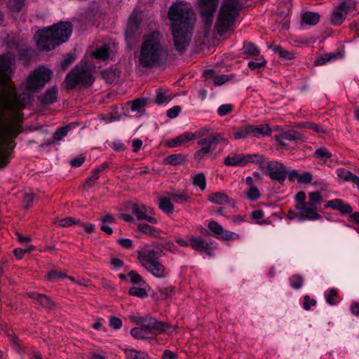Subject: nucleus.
<instances>
[{
  "label": "nucleus",
  "instance_id": "f257e3e1",
  "mask_svg": "<svg viewBox=\"0 0 359 359\" xmlns=\"http://www.w3.org/2000/svg\"><path fill=\"white\" fill-rule=\"evenodd\" d=\"M168 17L175 50L184 53L191 40L195 22L194 14L188 5L176 2L169 8Z\"/></svg>",
  "mask_w": 359,
  "mask_h": 359
},
{
  "label": "nucleus",
  "instance_id": "f03ea898",
  "mask_svg": "<svg viewBox=\"0 0 359 359\" xmlns=\"http://www.w3.org/2000/svg\"><path fill=\"white\" fill-rule=\"evenodd\" d=\"M168 57V51L161 43L160 32L155 31L144 36L138 58L139 65L150 69L158 67Z\"/></svg>",
  "mask_w": 359,
  "mask_h": 359
},
{
  "label": "nucleus",
  "instance_id": "7ed1b4c3",
  "mask_svg": "<svg viewBox=\"0 0 359 359\" xmlns=\"http://www.w3.org/2000/svg\"><path fill=\"white\" fill-rule=\"evenodd\" d=\"M72 24L68 21H60L49 27L39 30L35 34L36 45L39 50H51L66 42L72 33Z\"/></svg>",
  "mask_w": 359,
  "mask_h": 359
},
{
  "label": "nucleus",
  "instance_id": "20e7f679",
  "mask_svg": "<svg viewBox=\"0 0 359 359\" xmlns=\"http://www.w3.org/2000/svg\"><path fill=\"white\" fill-rule=\"evenodd\" d=\"M255 163L258 165L262 174L270 180H313L310 172H299L297 170L291 169L284 163L271 160L257 154Z\"/></svg>",
  "mask_w": 359,
  "mask_h": 359
},
{
  "label": "nucleus",
  "instance_id": "39448f33",
  "mask_svg": "<svg viewBox=\"0 0 359 359\" xmlns=\"http://www.w3.org/2000/svg\"><path fill=\"white\" fill-rule=\"evenodd\" d=\"M163 248L159 244L147 245L137 250V259L140 265L155 278H162L167 272L164 265L158 260Z\"/></svg>",
  "mask_w": 359,
  "mask_h": 359
},
{
  "label": "nucleus",
  "instance_id": "423d86ee",
  "mask_svg": "<svg viewBox=\"0 0 359 359\" xmlns=\"http://www.w3.org/2000/svg\"><path fill=\"white\" fill-rule=\"evenodd\" d=\"M138 323L141 325L140 327H134L130 330L132 337L137 339L153 338L156 333L165 332L170 327L169 325L151 316L140 318Z\"/></svg>",
  "mask_w": 359,
  "mask_h": 359
},
{
  "label": "nucleus",
  "instance_id": "0eeeda50",
  "mask_svg": "<svg viewBox=\"0 0 359 359\" xmlns=\"http://www.w3.org/2000/svg\"><path fill=\"white\" fill-rule=\"evenodd\" d=\"M231 133L235 140H243L247 137H261L270 135L271 130L267 124L252 125L244 123L233 127Z\"/></svg>",
  "mask_w": 359,
  "mask_h": 359
},
{
  "label": "nucleus",
  "instance_id": "6e6552de",
  "mask_svg": "<svg viewBox=\"0 0 359 359\" xmlns=\"http://www.w3.org/2000/svg\"><path fill=\"white\" fill-rule=\"evenodd\" d=\"M53 72L43 66L36 69L28 77L26 89L32 93H38L51 79Z\"/></svg>",
  "mask_w": 359,
  "mask_h": 359
},
{
  "label": "nucleus",
  "instance_id": "1a4fd4ad",
  "mask_svg": "<svg viewBox=\"0 0 359 359\" xmlns=\"http://www.w3.org/2000/svg\"><path fill=\"white\" fill-rule=\"evenodd\" d=\"M241 11L238 0H224L218 16L219 25L224 29L231 26Z\"/></svg>",
  "mask_w": 359,
  "mask_h": 359
},
{
  "label": "nucleus",
  "instance_id": "9d476101",
  "mask_svg": "<svg viewBox=\"0 0 359 359\" xmlns=\"http://www.w3.org/2000/svg\"><path fill=\"white\" fill-rule=\"evenodd\" d=\"M221 141L226 142V139L223 138L220 133H213L200 140L198 143L201 146V148L195 152V159L200 161L208 157L216 149L217 144Z\"/></svg>",
  "mask_w": 359,
  "mask_h": 359
},
{
  "label": "nucleus",
  "instance_id": "9b49d317",
  "mask_svg": "<svg viewBox=\"0 0 359 359\" xmlns=\"http://www.w3.org/2000/svg\"><path fill=\"white\" fill-rule=\"evenodd\" d=\"M67 88L72 90L78 85L84 88H88L95 81L93 74L86 71H80L76 69H72L66 76Z\"/></svg>",
  "mask_w": 359,
  "mask_h": 359
},
{
  "label": "nucleus",
  "instance_id": "f8f14e48",
  "mask_svg": "<svg viewBox=\"0 0 359 359\" xmlns=\"http://www.w3.org/2000/svg\"><path fill=\"white\" fill-rule=\"evenodd\" d=\"M141 22L142 18L137 13L132 14L128 20L125 31V38L130 46L134 45L142 34Z\"/></svg>",
  "mask_w": 359,
  "mask_h": 359
},
{
  "label": "nucleus",
  "instance_id": "ddd939ff",
  "mask_svg": "<svg viewBox=\"0 0 359 359\" xmlns=\"http://www.w3.org/2000/svg\"><path fill=\"white\" fill-rule=\"evenodd\" d=\"M15 56L11 52L0 55V83H8L14 72Z\"/></svg>",
  "mask_w": 359,
  "mask_h": 359
},
{
  "label": "nucleus",
  "instance_id": "4468645a",
  "mask_svg": "<svg viewBox=\"0 0 359 359\" xmlns=\"http://www.w3.org/2000/svg\"><path fill=\"white\" fill-rule=\"evenodd\" d=\"M218 0H199L201 15L205 25L210 27L213 20V15L217 7Z\"/></svg>",
  "mask_w": 359,
  "mask_h": 359
},
{
  "label": "nucleus",
  "instance_id": "2eb2a0df",
  "mask_svg": "<svg viewBox=\"0 0 359 359\" xmlns=\"http://www.w3.org/2000/svg\"><path fill=\"white\" fill-rule=\"evenodd\" d=\"M351 10V3L342 1L333 11L331 15V23L334 26L342 24Z\"/></svg>",
  "mask_w": 359,
  "mask_h": 359
},
{
  "label": "nucleus",
  "instance_id": "dca6fc26",
  "mask_svg": "<svg viewBox=\"0 0 359 359\" xmlns=\"http://www.w3.org/2000/svg\"><path fill=\"white\" fill-rule=\"evenodd\" d=\"M257 154H233L228 156L224 159V164L228 166H242L248 163H255Z\"/></svg>",
  "mask_w": 359,
  "mask_h": 359
},
{
  "label": "nucleus",
  "instance_id": "f3484780",
  "mask_svg": "<svg viewBox=\"0 0 359 359\" xmlns=\"http://www.w3.org/2000/svg\"><path fill=\"white\" fill-rule=\"evenodd\" d=\"M297 210L301 211L300 220H317L321 218V215L317 212V206L306 202L301 205L296 206Z\"/></svg>",
  "mask_w": 359,
  "mask_h": 359
},
{
  "label": "nucleus",
  "instance_id": "a211bd4d",
  "mask_svg": "<svg viewBox=\"0 0 359 359\" xmlns=\"http://www.w3.org/2000/svg\"><path fill=\"white\" fill-rule=\"evenodd\" d=\"M130 209L138 220H147L151 224H156V219L149 215L152 213L151 209H147L145 205L140 203H132Z\"/></svg>",
  "mask_w": 359,
  "mask_h": 359
},
{
  "label": "nucleus",
  "instance_id": "6ab92c4d",
  "mask_svg": "<svg viewBox=\"0 0 359 359\" xmlns=\"http://www.w3.org/2000/svg\"><path fill=\"white\" fill-rule=\"evenodd\" d=\"M203 76L206 80H212L215 86H221L235 77L233 74L217 75L215 70L211 69H205Z\"/></svg>",
  "mask_w": 359,
  "mask_h": 359
},
{
  "label": "nucleus",
  "instance_id": "aec40b11",
  "mask_svg": "<svg viewBox=\"0 0 359 359\" xmlns=\"http://www.w3.org/2000/svg\"><path fill=\"white\" fill-rule=\"evenodd\" d=\"M276 140L280 145L284 146L285 145V143L284 142L285 140L291 142H304V137L302 133L294 130H288L276 136Z\"/></svg>",
  "mask_w": 359,
  "mask_h": 359
},
{
  "label": "nucleus",
  "instance_id": "412c9836",
  "mask_svg": "<svg viewBox=\"0 0 359 359\" xmlns=\"http://www.w3.org/2000/svg\"><path fill=\"white\" fill-rule=\"evenodd\" d=\"M57 87L53 86L47 89L43 95L39 96L38 100L43 106L51 105L57 102Z\"/></svg>",
  "mask_w": 359,
  "mask_h": 359
},
{
  "label": "nucleus",
  "instance_id": "4be33fe9",
  "mask_svg": "<svg viewBox=\"0 0 359 359\" xmlns=\"http://www.w3.org/2000/svg\"><path fill=\"white\" fill-rule=\"evenodd\" d=\"M325 208H330L332 210H338L341 214H351L353 211L351 206L348 203L339 198L329 201Z\"/></svg>",
  "mask_w": 359,
  "mask_h": 359
},
{
  "label": "nucleus",
  "instance_id": "5701e85b",
  "mask_svg": "<svg viewBox=\"0 0 359 359\" xmlns=\"http://www.w3.org/2000/svg\"><path fill=\"white\" fill-rule=\"evenodd\" d=\"M196 135L191 132H186L177 137L169 140L167 145L170 147H177L196 138Z\"/></svg>",
  "mask_w": 359,
  "mask_h": 359
},
{
  "label": "nucleus",
  "instance_id": "b1692460",
  "mask_svg": "<svg viewBox=\"0 0 359 359\" xmlns=\"http://www.w3.org/2000/svg\"><path fill=\"white\" fill-rule=\"evenodd\" d=\"M29 297L37 301L42 306L45 308L51 309L54 306L53 301L48 297L44 294L30 292L29 293Z\"/></svg>",
  "mask_w": 359,
  "mask_h": 359
},
{
  "label": "nucleus",
  "instance_id": "393cba45",
  "mask_svg": "<svg viewBox=\"0 0 359 359\" xmlns=\"http://www.w3.org/2000/svg\"><path fill=\"white\" fill-rule=\"evenodd\" d=\"M208 200L217 205H226L230 203L229 197L222 192H215L209 195Z\"/></svg>",
  "mask_w": 359,
  "mask_h": 359
},
{
  "label": "nucleus",
  "instance_id": "a878e982",
  "mask_svg": "<svg viewBox=\"0 0 359 359\" xmlns=\"http://www.w3.org/2000/svg\"><path fill=\"white\" fill-rule=\"evenodd\" d=\"M187 156L182 154H174L166 156L164 158L165 164L177 165L183 164L187 160Z\"/></svg>",
  "mask_w": 359,
  "mask_h": 359
},
{
  "label": "nucleus",
  "instance_id": "bb28decb",
  "mask_svg": "<svg viewBox=\"0 0 359 359\" xmlns=\"http://www.w3.org/2000/svg\"><path fill=\"white\" fill-rule=\"evenodd\" d=\"M110 51L109 46L104 43L94 51L93 57L97 60L104 61L109 58Z\"/></svg>",
  "mask_w": 359,
  "mask_h": 359
},
{
  "label": "nucleus",
  "instance_id": "cd10ccee",
  "mask_svg": "<svg viewBox=\"0 0 359 359\" xmlns=\"http://www.w3.org/2000/svg\"><path fill=\"white\" fill-rule=\"evenodd\" d=\"M243 54L247 57L257 56L260 53L259 48L252 42H245L243 44Z\"/></svg>",
  "mask_w": 359,
  "mask_h": 359
},
{
  "label": "nucleus",
  "instance_id": "c85d7f7f",
  "mask_svg": "<svg viewBox=\"0 0 359 359\" xmlns=\"http://www.w3.org/2000/svg\"><path fill=\"white\" fill-rule=\"evenodd\" d=\"M338 55V53H327L324 55H321L316 57V59L314 61V65L316 66H320L326 64L327 62L333 61L336 60L337 57Z\"/></svg>",
  "mask_w": 359,
  "mask_h": 359
},
{
  "label": "nucleus",
  "instance_id": "c756f323",
  "mask_svg": "<svg viewBox=\"0 0 359 359\" xmlns=\"http://www.w3.org/2000/svg\"><path fill=\"white\" fill-rule=\"evenodd\" d=\"M320 20V15L318 13L306 12L302 15V20L306 25H316Z\"/></svg>",
  "mask_w": 359,
  "mask_h": 359
},
{
  "label": "nucleus",
  "instance_id": "7c9ffc66",
  "mask_svg": "<svg viewBox=\"0 0 359 359\" xmlns=\"http://www.w3.org/2000/svg\"><path fill=\"white\" fill-rule=\"evenodd\" d=\"M126 356L130 359H151V357L145 351L135 349H127L125 351Z\"/></svg>",
  "mask_w": 359,
  "mask_h": 359
},
{
  "label": "nucleus",
  "instance_id": "2f4dec72",
  "mask_svg": "<svg viewBox=\"0 0 359 359\" xmlns=\"http://www.w3.org/2000/svg\"><path fill=\"white\" fill-rule=\"evenodd\" d=\"M170 200L165 197L160 198L158 200V207L165 214H171L174 211V206Z\"/></svg>",
  "mask_w": 359,
  "mask_h": 359
},
{
  "label": "nucleus",
  "instance_id": "473e14b6",
  "mask_svg": "<svg viewBox=\"0 0 359 359\" xmlns=\"http://www.w3.org/2000/svg\"><path fill=\"white\" fill-rule=\"evenodd\" d=\"M148 99L145 97L137 98L132 102L130 109L133 111L141 113L144 111Z\"/></svg>",
  "mask_w": 359,
  "mask_h": 359
},
{
  "label": "nucleus",
  "instance_id": "72a5a7b5",
  "mask_svg": "<svg viewBox=\"0 0 359 359\" xmlns=\"http://www.w3.org/2000/svg\"><path fill=\"white\" fill-rule=\"evenodd\" d=\"M217 245V243L214 241L207 242L203 240V244H201V247H200L198 251L203 252L208 255H212V252L216 249Z\"/></svg>",
  "mask_w": 359,
  "mask_h": 359
},
{
  "label": "nucleus",
  "instance_id": "f704fd0d",
  "mask_svg": "<svg viewBox=\"0 0 359 359\" xmlns=\"http://www.w3.org/2000/svg\"><path fill=\"white\" fill-rule=\"evenodd\" d=\"M290 286L294 290L300 289L304 284V278L299 274H294L289 278Z\"/></svg>",
  "mask_w": 359,
  "mask_h": 359
},
{
  "label": "nucleus",
  "instance_id": "c9c22d12",
  "mask_svg": "<svg viewBox=\"0 0 359 359\" xmlns=\"http://www.w3.org/2000/svg\"><path fill=\"white\" fill-rule=\"evenodd\" d=\"M313 156L316 158L326 161L332 157V153L325 147H320L315 151Z\"/></svg>",
  "mask_w": 359,
  "mask_h": 359
},
{
  "label": "nucleus",
  "instance_id": "e433bc0d",
  "mask_svg": "<svg viewBox=\"0 0 359 359\" xmlns=\"http://www.w3.org/2000/svg\"><path fill=\"white\" fill-rule=\"evenodd\" d=\"M156 96L154 103L156 105H161L170 101V98L165 95L161 89H157Z\"/></svg>",
  "mask_w": 359,
  "mask_h": 359
},
{
  "label": "nucleus",
  "instance_id": "4c0bfd02",
  "mask_svg": "<svg viewBox=\"0 0 359 359\" xmlns=\"http://www.w3.org/2000/svg\"><path fill=\"white\" fill-rule=\"evenodd\" d=\"M308 203L316 206H317L318 204H320L321 202L323 201V196L318 191L309 192L308 194Z\"/></svg>",
  "mask_w": 359,
  "mask_h": 359
},
{
  "label": "nucleus",
  "instance_id": "58836bf2",
  "mask_svg": "<svg viewBox=\"0 0 359 359\" xmlns=\"http://www.w3.org/2000/svg\"><path fill=\"white\" fill-rule=\"evenodd\" d=\"M337 172L340 180H359L358 176L344 168L337 169Z\"/></svg>",
  "mask_w": 359,
  "mask_h": 359
},
{
  "label": "nucleus",
  "instance_id": "ea45409f",
  "mask_svg": "<svg viewBox=\"0 0 359 359\" xmlns=\"http://www.w3.org/2000/svg\"><path fill=\"white\" fill-rule=\"evenodd\" d=\"M70 130L69 126L60 127L57 128L53 134V139L55 140H62L65 136H67L68 132Z\"/></svg>",
  "mask_w": 359,
  "mask_h": 359
},
{
  "label": "nucleus",
  "instance_id": "a19ab883",
  "mask_svg": "<svg viewBox=\"0 0 359 359\" xmlns=\"http://www.w3.org/2000/svg\"><path fill=\"white\" fill-rule=\"evenodd\" d=\"M337 290L334 288L330 289L325 292V298L326 300V302L330 305L334 306L337 304V302L334 299V297H337Z\"/></svg>",
  "mask_w": 359,
  "mask_h": 359
},
{
  "label": "nucleus",
  "instance_id": "79ce46f5",
  "mask_svg": "<svg viewBox=\"0 0 359 359\" xmlns=\"http://www.w3.org/2000/svg\"><path fill=\"white\" fill-rule=\"evenodd\" d=\"M246 197L250 201H256L260 196V193L256 187L250 185V187L247 191H245Z\"/></svg>",
  "mask_w": 359,
  "mask_h": 359
},
{
  "label": "nucleus",
  "instance_id": "37998d69",
  "mask_svg": "<svg viewBox=\"0 0 359 359\" xmlns=\"http://www.w3.org/2000/svg\"><path fill=\"white\" fill-rule=\"evenodd\" d=\"M279 57L285 62L292 61L295 58V53L293 51H289L283 48L278 53Z\"/></svg>",
  "mask_w": 359,
  "mask_h": 359
},
{
  "label": "nucleus",
  "instance_id": "c03bdc74",
  "mask_svg": "<svg viewBox=\"0 0 359 359\" xmlns=\"http://www.w3.org/2000/svg\"><path fill=\"white\" fill-rule=\"evenodd\" d=\"M138 229L141 231L142 233L150 236H156L158 234V232L155 229L145 223L139 224Z\"/></svg>",
  "mask_w": 359,
  "mask_h": 359
},
{
  "label": "nucleus",
  "instance_id": "a18cd8bd",
  "mask_svg": "<svg viewBox=\"0 0 359 359\" xmlns=\"http://www.w3.org/2000/svg\"><path fill=\"white\" fill-rule=\"evenodd\" d=\"M303 127L304 128L311 129L317 133H326V130L320 125L313 122H305L303 123Z\"/></svg>",
  "mask_w": 359,
  "mask_h": 359
},
{
  "label": "nucleus",
  "instance_id": "49530a36",
  "mask_svg": "<svg viewBox=\"0 0 359 359\" xmlns=\"http://www.w3.org/2000/svg\"><path fill=\"white\" fill-rule=\"evenodd\" d=\"M129 294L139 298H144L147 297V291L141 287H133L129 290Z\"/></svg>",
  "mask_w": 359,
  "mask_h": 359
},
{
  "label": "nucleus",
  "instance_id": "de8ad7c7",
  "mask_svg": "<svg viewBox=\"0 0 359 359\" xmlns=\"http://www.w3.org/2000/svg\"><path fill=\"white\" fill-rule=\"evenodd\" d=\"M233 105L231 104H223L220 105L217 110V114L219 116H224L233 111Z\"/></svg>",
  "mask_w": 359,
  "mask_h": 359
},
{
  "label": "nucleus",
  "instance_id": "09e8293b",
  "mask_svg": "<svg viewBox=\"0 0 359 359\" xmlns=\"http://www.w3.org/2000/svg\"><path fill=\"white\" fill-rule=\"evenodd\" d=\"M128 277L130 279L131 283L134 284H137L140 286H142L144 284V281L143 280L142 278L140 275H139L137 272L135 271H130L128 273Z\"/></svg>",
  "mask_w": 359,
  "mask_h": 359
},
{
  "label": "nucleus",
  "instance_id": "8fccbe9b",
  "mask_svg": "<svg viewBox=\"0 0 359 359\" xmlns=\"http://www.w3.org/2000/svg\"><path fill=\"white\" fill-rule=\"evenodd\" d=\"M238 238H239V235L235 232L222 230V233L218 236L217 238L229 241V240H236Z\"/></svg>",
  "mask_w": 359,
  "mask_h": 359
},
{
  "label": "nucleus",
  "instance_id": "3c124183",
  "mask_svg": "<svg viewBox=\"0 0 359 359\" xmlns=\"http://www.w3.org/2000/svg\"><path fill=\"white\" fill-rule=\"evenodd\" d=\"M80 224V220L75 219L72 217H66V218L59 220L57 222V224L59 226H62V227L69 226L72 224Z\"/></svg>",
  "mask_w": 359,
  "mask_h": 359
},
{
  "label": "nucleus",
  "instance_id": "603ef678",
  "mask_svg": "<svg viewBox=\"0 0 359 359\" xmlns=\"http://www.w3.org/2000/svg\"><path fill=\"white\" fill-rule=\"evenodd\" d=\"M25 0H10V8L13 12L21 11Z\"/></svg>",
  "mask_w": 359,
  "mask_h": 359
},
{
  "label": "nucleus",
  "instance_id": "864d4df0",
  "mask_svg": "<svg viewBox=\"0 0 359 359\" xmlns=\"http://www.w3.org/2000/svg\"><path fill=\"white\" fill-rule=\"evenodd\" d=\"M33 199L34 194L32 193L25 192L23 194L22 204L25 209H28L31 206Z\"/></svg>",
  "mask_w": 359,
  "mask_h": 359
},
{
  "label": "nucleus",
  "instance_id": "5fc2aeb1",
  "mask_svg": "<svg viewBox=\"0 0 359 359\" xmlns=\"http://www.w3.org/2000/svg\"><path fill=\"white\" fill-rule=\"evenodd\" d=\"M208 228L216 235L217 238L222 233L223 230L222 226L215 221H210L208 223Z\"/></svg>",
  "mask_w": 359,
  "mask_h": 359
},
{
  "label": "nucleus",
  "instance_id": "6e6d98bb",
  "mask_svg": "<svg viewBox=\"0 0 359 359\" xmlns=\"http://www.w3.org/2000/svg\"><path fill=\"white\" fill-rule=\"evenodd\" d=\"M158 291L160 293V297L162 299H166L168 297H171L174 294L175 289H174V287H170H170H163L159 288Z\"/></svg>",
  "mask_w": 359,
  "mask_h": 359
},
{
  "label": "nucleus",
  "instance_id": "4d7b16f0",
  "mask_svg": "<svg viewBox=\"0 0 359 359\" xmlns=\"http://www.w3.org/2000/svg\"><path fill=\"white\" fill-rule=\"evenodd\" d=\"M75 56L72 53L67 54L64 60L61 62V69L62 70L67 69L69 65L74 61Z\"/></svg>",
  "mask_w": 359,
  "mask_h": 359
},
{
  "label": "nucleus",
  "instance_id": "13d9d810",
  "mask_svg": "<svg viewBox=\"0 0 359 359\" xmlns=\"http://www.w3.org/2000/svg\"><path fill=\"white\" fill-rule=\"evenodd\" d=\"M182 110V107L179 105H175L167 110L166 115L170 118H175L178 116L180 112Z\"/></svg>",
  "mask_w": 359,
  "mask_h": 359
},
{
  "label": "nucleus",
  "instance_id": "bf43d9fd",
  "mask_svg": "<svg viewBox=\"0 0 359 359\" xmlns=\"http://www.w3.org/2000/svg\"><path fill=\"white\" fill-rule=\"evenodd\" d=\"M47 277L50 280H59L67 276L60 271H51L48 273Z\"/></svg>",
  "mask_w": 359,
  "mask_h": 359
},
{
  "label": "nucleus",
  "instance_id": "052dcab7",
  "mask_svg": "<svg viewBox=\"0 0 359 359\" xmlns=\"http://www.w3.org/2000/svg\"><path fill=\"white\" fill-rule=\"evenodd\" d=\"M189 241L190 242V245L194 249L198 250L200 247H201V244H203V239H202L201 237H190Z\"/></svg>",
  "mask_w": 359,
  "mask_h": 359
},
{
  "label": "nucleus",
  "instance_id": "680f3d73",
  "mask_svg": "<svg viewBox=\"0 0 359 359\" xmlns=\"http://www.w3.org/2000/svg\"><path fill=\"white\" fill-rule=\"evenodd\" d=\"M85 161H86V157L83 156V155H79V156H77L76 157L72 158L70 161L69 163L72 167L78 168V167H80L81 165H82V164L85 162Z\"/></svg>",
  "mask_w": 359,
  "mask_h": 359
},
{
  "label": "nucleus",
  "instance_id": "e2e57ef3",
  "mask_svg": "<svg viewBox=\"0 0 359 359\" xmlns=\"http://www.w3.org/2000/svg\"><path fill=\"white\" fill-rule=\"evenodd\" d=\"M169 196L172 201L177 203H182L187 199V196L183 194L172 193L169 194Z\"/></svg>",
  "mask_w": 359,
  "mask_h": 359
},
{
  "label": "nucleus",
  "instance_id": "0e129e2a",
  "mask_svg": "<svg viewBox=\"0 0 359 359\" xmlns=\"http://www.w3.org/2000/svg\"><path fill=\"white\" fill-rule=\"evenodd\" d=\"M109 146L116 151H123L126 149V146L121 140L113 142Z\"/></svg>",
  "mask_w": 359,
  "mask_h": 359
},
{
  "label": "nucleus",
  "instance_id": "69168bd1",
  "mask_svg": "<svg viewBox=\"0 0 359 359\" xmlns=\"http://www.w3.org/2000/svg\"><path fill=\"white\" fill-rule=\"evenodd\" d=\"M316 301L313 299H311L309 296L306 295L304 297L303 307L305 310L308 311L313 306H315Z\"/></svg>",
  "mask_w": 359,
  "mask_h": 359
},
{
  "label": "nucleus",
  "instance_id": "338daca9",
  "mask_svg": "<svg viewBox=\"0 0 359 359\" xmlns=\"http://www.w3.org/2000/svg\"><path fill=\"white\" fill-rule=\"evenodd\" d=\"M18 57L20 60L28 62L29 60V54L27 49L20 48L18 50Z\"/></svg>",
  "mask_w": 359,
  "mask_h": 359
},
{
  "label": "nucleus",
  "instance_id": "774afa93",
  "mask_svg": "<svg viewBox=\"0 0 359 359\" xmlns=\"http://www.w3.org/2000/svg\"><path fill=\"white\" fill-rule=\"evenodd\" d=\"M161 358H162V359H177L178 358L177 353H175L170 350H165Z\"/></svg>",
  "mask_w": 359,
  "mask_h": 359
}]
</instances>
